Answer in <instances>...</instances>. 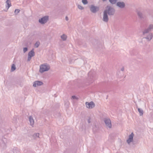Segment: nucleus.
Instances as JSON below:
<instances>
[{
  "mask_svg": "<svg viewBox=\"0 0 153 153\" xmlns=\"http://www.w3.org/2000/svg\"><path fill=\"white\" fill-rule=\"evenodd\" d=\"M115 11V10L113 7L107 5L103 12V21L105 22H108L109 20L108 15L111 16H114Z\"/></svg>",
  "mask_w": 153,
  "mask_h": 153,
  "instance_id": "1",
  "label": "nucleus"
},
{
  "mask_svg": "<svg viewBox=\"0 0 153 153\" xmlns=\"http://www.w3.org/2000/svg\"><path fill=\"white\" fill-rule=\"evenodd\" d=\"M5 131L4 129H0V147H4L5 143H7L6 137L7 135L4 134L3 133V130Z\"/></svg>",
  "mask_w": 153,
  "mask_h": 153,
  "instance_id": "2",
  "label": "nucleus"
},
{
  "mask_svg": "<svg viewBox=\"0 0 153 153\" xmlns=\"http://www.w3.org/2000/svg\"><path fill=\"white\" fill-rule=\"evenodd\" d=\"M97 76L96 72L94 70H91L88 74V78H87L88 83L90 84L95 80Z\"/></svg>",
  "mask_w": 153,
  "mask_h": 153,
  "instance_id": "3",
  "label": "nucleus"
},
{
  "mask_svg": "<svg viewBox=\"0 0 153 153\" xmlns=\"http://www.w3.org/2000/svg\"><path fill=\"white\" fill-rule=\"evenodd\" d=\"M50 66L47 64H42L40 66L39 72L41 73L48 71L50 69Z\"/></svg>",
  "mask_w": 153,
  "mask_h": 153,
  "instance_id": "4",
  "label": "nucleus"
},
{
  "mask_svg": "<svg viewBox=\"0 0 153 153\" xmlns=\"http://www.w3.org/2000/svg\"><path fill=\"white\" fill-rule=\"evenodd\" d=\"M49 16H45L39 19V22L41 24H45L47 22Z\"/></svg>",
  "mask_w": 153,
  "mask_h": 153,
  "instance_id": "5",
  "label": "nucleus"
},
{
  "mask_svg": "<svg viewBox=\"0 0 153 153\" xmlns=\"http://www.w3.org/2000/svg\"><path fill=\"white\" fill-rule=\"evenodd\" d=\"M90 11L93 13H96L99 10L98 7L95 6L94 5L91 4L90 7Z\"/></svg>",
  "mask_w": 153,
  "mask_h": 153,
  "instance_id": "6",
  "label": "nucleus"
},
{
  "mask_svg": "<svg viewBox=\"0 0 153 153\" xmlns=\"http://www.w3.org/2000/svg\"><path fill=\"white\" fill-rule=\"evenodd\" d=\"M152 29H153V25L151 24L147 29L144 30L143 32V35H145V34L149 33Z\"/></svg>",
  "mask_w": 153,
  "mask_h": 153,
  "instance_id": "7",
  "label": "nucleus"
},
{
  "mask_svg": "<svg viewBox=\"0 0 153 153\" xmlns=\"http://www.w3.org/2000/svg\"><path fill=\"white\" fill-rule=\"evenodd\" d=\"M104 121L106 126L111 128V121L109 118H105L104 119Z\"/></svg>",
  "mask_w": 153,
  "mask_h": 153,
  "instance_id": "8",
  "label": "nucleus"
},
{
  "mask_svg": "<svg viewBox=\"0 0 153 153\" xmlns=\"http://www.w3.org/2000/svg\"><path fill=\"white\" fill-rule=\"evenodd\" d=\"M85 104L87 108L90 109L92 108L95 106V104L93 101H91L90 102H86Z\"/></svg>",
  "mask_w": 153,
  "mask_h": 153,
  "instance_id": "9",
  "label": "nucleus"
},
{
  "mask_svg": "<svg viewBox=\"0 0 153 153\" xmlns=\"http://www.w3.org/2000/svg\"><path fill=\"white\" fill-rule=\"evenodd\" d=\"M134 136V134L133 132H132L131 134L129 135L128 138L127 140V142L128 144H129L133 141Z\"/></svg>",
  "mask_w": 153,
  "mask_h": 153,
  "instance_id": "10",
  "label": "nucleus"
},
{
  "mask_svg": "<svg viewBox=\"0 0 153 153\" xmlns=\"http://www.w3.org/2000/svg\"><path fill=\"white\" fill-rule=\"evenodd\" d=\"M116 5L120 8H123L125 7V4L123 2L118 1Z\"/></svg>",
  "mask_w": 153,
  "mask_h": 153,
  "instance_id": "11",
  "label": "nucleus"
},
{
  "mask_svg": "<svg viewBox=\"0 0 153 153\" xmlns=\"http://www.w3.org/2000/svg\"><path fill=\"white\" fill-rule=\"evenodd\" d=\"M136 12L139 18L140 19L144 18V15L142 12L138 10H137Z\"/></svg>",
  "mask_w": 153,
  "mask_h": 153,
  "instance_id": "12",
  "label": "nucleus"
},
{
  "mask_svg": "<svg viewBox=\"0 0 153 153\" xmlns=\"http://www.w3.org/2000/svg\"><path fill=\"white\" fill-rule=\"evenodd\" d=\"M144 35L146 36L145 37H143V39H146L148 41H150L153 37V35L152 33H149L148 35H146L145 34Z\"/></svg>",
  "mask_w": 153,
  "mask_h": 153,
  "instance_id": "13",
  "label": "nucleus"
},
{
  "mask_svg": "<svg viewBox=\"0 0 153 153\" xmlns=\"http://www.w3.org/2000/svg\"><path fill=\"white\" fill-rule=\"evenodd\" d=\"M43 83L42 82L39 81H36L34 82L33 84V86L36 87L37 86H41L42 85Z\"/></svg>",
  "mask_w": 153,
  "mask_h": 153,
  "instance_id": "14",
  "label": "nucleus"
},
{
  "mask_svg": "<svg viewBox=\"0 0 153 153\" xmlns=\"http://www.w3.org/2000/svg\"><path fill=\"white\" fill-rule=\"evenodd\" d=\"M12 152L13 153H20V149L17 147H15L13 149Z\"/></svg>",
  "mask_w": 153,
  "mask_h": 153,
  "instance_id": "15",
  "label": "nucleus"
},
{
  "mask_svg": "<svg viewBox=\"0 0 153 153\" xmlns=\"http://www.w3.org/2000/svg\"><path fill=\"white\" fill-rule=\"evenodd\" d=\"M35 52L34 51V49H33L28 53V56L32 57L34 56Z\"/></svg>",
  "mask_w": 153,
  "mask_h": 153,
  "instance_id": "16",
  "label": "nucleus"
},
{
  "mask_svg": "<svg viewBox=\"0 0 153 153\" xmlns=\"http://www.w3.org/2000/svg\"><path fill=\"white\" fill-rule=\"evenodd\" d=\"M6 8L7 9L8 8L11 6L10 0H7L6 1Z\"/></svg>",
  "mask_w": 153,
  "mask_h": 153,
  "instance_id": "17",
  "label": "nucleus"
},
{
  "mask_svg": "<svg viewBox=\"0 0 153 153\" xmlns=\"http://www.w3.org/2000/svg\"><path fill=\"white\" fill-rule=\"evenodd\" d=\"M29 119L30 123V125L32 126V125H33L34 124V121L32 116H30L29 117Z\"/></svg>",
  "mask_w": 153,
  "mask_h": 153,
  "instance_id": "18",
  "label": "nucleus"
},
{
  "mask_svg": "<svg viewBox=\"0 0 153 153\" xmlns=\"http://www.w3.org/2000/svg\"><path fill=\"white\" fill-rule=\"evenodd\" d=\"M137 108L138 111L139 112L140 116H142L143 114V111L141 108L137 107Z\"/></svg>",
  "mask_w": 153,
  "mask_h": 153,
  "instance_id": "19",
  "label": "nucleus"
},
{
  "mask_svg": "<svg viewBox=\"0 0 153 153\" xmlns=\"http://www.w3.org/2000/svg\"><path fill=\"white\" fill-rule=\"evenodd\" d=\"M61 37L62 40L64 41L66 40L67 39V36L65 34H63L61 36Z\"/></svg>",
  "mask_w": 153,
  "mask_h": 153,
  "instance_id": "20",
  "label": "nucleus"
},
{
  "mask_svg": "<svg viewBox=\"0 0 153 153\" xmlns=\"http://www.w3.org/2000/svg\"><path fill=\"white\" fill-rule=\"evenodd\" d=\"M39 133H35L33 134V137L34 139H36V137H39Z\"/></svg>",
  "mask_w": 153,
  "mask_h": 153,
  "instance_id": "21",
  "label": "nucleus"
},
{
  "mask_svg": "<svg viewBox=\"0 0 153 153\" xmlns=\"http://www.w3.org/2000/svg\"><path fill=\"white\" fill-rule=\"evenodd\" d=\"M16 67L14 64H13L12 66L11 69V71H13L16 69Z\"/></svg>",
  "mask_w": 153,
  "mask_h": 153,
  "instance_id": "22",
  "label": "nucleus"
},
{
  "mask_svg": "<svg viewBox=\"0 0 153 153\" xmlns=\"http://www.w3.org/2000/svg\"><path fill=\"white\" fill-rule=\"evenodd\" d=\"M109 1L111 4H114L116 3L117 0H109Z\"/></svg>",
  "mask_w": 153,
  "mask_h": 153,
  "instance_id": "23",
  "label": "nucleus"
},
{
  "mask_svg": "<svg viewBox=\"0 0 153 153\" xmlns=\"http://www.w3.org/2000/svg\"><path fill=\"white\" fill-rule=\"evenodd\" d=\"M40 42H36L35 44V46L36 48H37L39 46V45H40Z\"/></svg>",
  "mask_w": 153,
  "mask_h": 153,
  "instance_id": "24",
  "label": "nucleus"
},
{
  "mask_svg": "<svg viewBox=\"0 0 153 153\" xmlns=\"http://www.w3.org/2000/svg\"><path fill=\"white\" fill-rule=\"evenodd\" d=\"M20 11V10L18 9H16L14 11V13L16 14H17Z\"/></svg>",
  "mask_w": 153,
  "mask_h": 153,
  "instance_id": "25",
  "label": "nucleus"
},
{
  "mask_svg": "<svg viewBox=\"0 0 153 153\" xmlns=\"http://www.w3.org/2000/svg\"><path fill=\"white\" fill-rule=\"evenodd\" d=\"M82 2L84 4H87L88 2L87 0H82Z\"/></svg>",
  "mask_w": 153,
  "mask_h": 153,
  "instance_id": "26",
  "label": "nucleus"
},
{
  "mask_svg": "<svg viewBox=\"0 0 153 153\" xmlns=\"http://www.w3.org/2000/svg\"><path fill=\"white\" fill-rule=\"evenodd\" d=\"M60 114L59 112L57 113V114L55 113H54V116L56 117H59L60 116Z\"/></svg>",
  "mask_w": 153,
  "mask_h": 153,
  "instance_id": "27",
  "label": "nucleus"
},
{
  "mask_svg": "<svg viewBox=\"0 0 153 153\" xmlns=\"http://www.w3.org/2000/svg\"><path fill=\"white\" fill-rule=\"evenodd\" d=\"M78 8L80 10H83L84 9V7L81 6V5L78 4Z\"/></svg>",
  "mask_w": 153,
  "mask_h": 153,
  "instance_id": "28",
  "label": "nucleus"
},
{
  "mask_svg": "<svg viewBox=\"0 0 153 153\" xmlns=\"http://www.w3.org/2000/svg\"><path fill=\"white\" fill-rule=\"evenodd\" d=\"M71 99L74 100H77L78 98L75 96L73 95L72 96Z\"/></svg>",
  "mask_w": 153,
  "mask_h": 153,
  "instance_id": "29",
  "label": "nucleus"
},
{
  "mask_svg": "<svg viewBox=\"0 0 153 153\" xmlns=\"http://www.w3.org/2000/svg\"><path fill=\"white\" fill-rule=\"evenodd\" d=\"M28 50V48L27 47H25L23 48V51L24 53L26 52Z\"/></svg>",
  "mask_w": 153,
  "mask_h": 153,
  "instance_id": "30",
  "label": "nucleus"
},
{
  "mask_svg": "<svg viewBox=\"0 0 153 153\" xmlns=\"http://www.w3.org/2000/svg\"><path fill=\"white\" fill-rule=\"evenodd\" d=\"M78 44L79 45H81L82 44V42L81 40H79L78 42Z\"/></svg>",
  "mask_w": 153,
  "mask_h": 153,
  "instance_id": "31",
  "label": "nucleus"
},
{
  "mask_svg": "<svg viewBox=\"0 0 153 153\" xmlns=\"http://www.w3.org/2000/svg\"><path fill=\"white\" fill-rule=\"evenodd\" d=\"M31 58H32V57H31L30 56H28V58H27V61L28 62L31 59Z\"/></svg>",
  "mask_w": 153,
  "mask_h": 153,
  "instance_id": "32",
  "label": "nucleus"
},
{
  "mask_svg": "<svg viewBox=\"0 0 153 153\" xmlns=\"http://www.w3.org/2000/svg\"><path fill=\"white\" fill-rule=\"evenodd\" d=\"M88 123H91V118L90 117H89L88 119Z\"/></svg>",
  "mask_w": 153,
  "mask_h": 153,
  "instance_id": "33",
  "label": "nucleus"
},
{
  "mask_svg": "<svg viewBox=\"0 0 153 153\" xmlns=\"http://www.w3.org/2000/svg\"><path fill=\"white\" fill-rule=\"evenodd\" d=\"M65 19L66 21H67L68 20V18L67 16H66L65 18Z\"/></svg>",
  "mask_w": 153,
  "mask_h": 153,
  "instance_id": "34",
  "label": "nucleus"
},
{
  "mask_svg": "<svg viewBox=\"0 0 153 153\" xmlns=\"http://www.w3.org/2000/svg\"><path fill=\"white\" fill-rule=\"evenodd\" d=\"M121 70L122 71H123L124 70V68L123 67L122 68H121Z\"/></svg>",
  "mask_w": 153,
  "mask_h": 153,
  "instance_id": "35",
  "label": "nucleus"
},
{
  "mask_svg": "<svg viewBox=\"0 0 153 153\" xmlns=\"http://www.w3.org/2000/svg\"><path fill=\"white\" fill-rule=\"evenodd\" d=\"M103 1H106L107 0H102Z\"/></svg>",
  "mask_w": 153,
  "mask_h": 153,
  "instance_id": "36",
  "label": "nucleus"
},
{
  "mask_svg": "<svg viewBox=\"0 0 153 153\" xmlns=\"http://www.w3.org/2000/svg\"><path fill=\"white\" fill-rule=\"evenodd\" d=\"M108 95H107L106 99H107L108 98Z\"/></svg>",
  "mask_w": 153,
  "mask_h": 153,
  "instance_id": "37",
  "label": "nucleus"
},
{
  "mask_svg": "<svg viewBox=\"0 0 153 153\" xmlns=\"http://www.w3.org/2000/svg\"><path fill=\"white\" fill-rule=\"evenodd\" d=\"M152 106H153V105H152Z\"/></svg>",
  "mask_w": 153,
  "mask_h": 153,
  "instance_id": "38",
  "label": "nucleus"
}]
</instances>
